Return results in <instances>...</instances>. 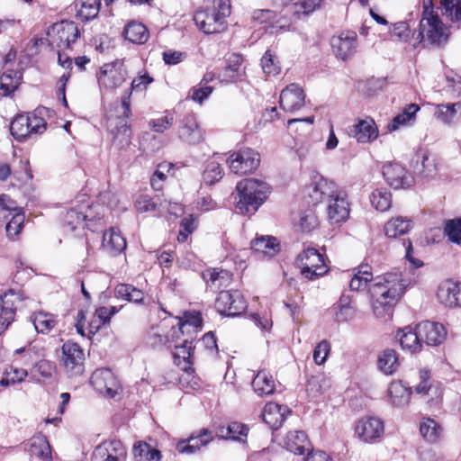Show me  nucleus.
<instances>
[{
    "instance_id": "obj_63",
    "label": "nucleus",
    "mask_w": 461,
    "mask_h": 461,
    "mask_svg": "<svg viewBox=\"0 0 461 461\" xmlns=\"http://www.w3.org/2000/svg\"><path fill=\"white\" fill-rule=\"evenodd\" d=\"M27 376L25 369L14 368L12 372L8 373L5 378L0 382L3 385H9L11 384L21 383Z\"/></svg>"
},
{
    "instance_id": "obj_43",
    "label": "nucleus",
    "mask_w": 461,
    "mask_h": 461,
    "mask_svg": "<svg viewBox=\"0 0 461 461\" xmlns=\"http://www.w3.org/2000/svg\"><path fill=\"white\" fill-rule=\"evenodd\" d=\"M31 320L37 332L42 334L50 333L57 325L56 317L46 312H39L32 314Z\"/></svg>"
},
{
    "instance_id": "obj_52",
    "label": "nucleus",
    "mask_w": 461,
    "mask_h": 461,
    "mask_svg": "<svg viewBox=\"0 0 461 461\" xmlns=\"http://www.w3.org/2000/svg\"><path fill=\"white\" fill-rule=\"evenodd\" d=\"M223 176V169L221 165L215 161L207 164L203 174V179L206 185H213Z\"/></svg>"
},
{
    "instance_id": "obj_23",
    "label": "nucleus",
    "mask_w": 461,
    "mask_h": 461,
    "mask_svg": "<svg viewBox=\"0 0 461 461\" xmlns=\"http://www.w3.org/2000/svg\"><path fill=\"white\" fill-rule=\"evenodd\" d=\"M212 439V432L208 429H202L193 432L187 439L177 442L176 449L181 454L191 455L208 445Z\"/></svg>"
},
{
    "instance_id": "obj_24",
    "label": "nucleus",
    "mask_w": 461,
    "mask_h": 461,
    "mask_svg": "<svg viewBox=\"0 0 461 461\" xmlns=\"http://www.w3.org/2000/svg\"><path fill=\"white\" fill-rule=\"evenodd\" d=\"M417 327L422 344L437 346L446 339L447 331L441 323L426 321L419 323Z\"/></svg>"
},
{
    "instance_id": "obj_45",
    "label": "nucleus",
    "mask_w": 461,
    "mask_h": 461,
    "mask_svg": "<svg viewBox=\"0 0 461 461\" xmlns=\"http://www.w3.org/2000/svg\"><path fill=\"white\" fill-rule=\"evenodd\" d=\"M369 265H362L355 269V273L350 280L349 287L352 291H360L366 287L367 284L372 281L373 274Z\"/></svg>"
},
{
    "instance_id": "obj_32",
    "label": "nucleus",
    "mask_w": 461,
    "mask_h": 461,
    "mask_svg": "<svg viewBox=\"0 0 461 461\" xmlns=\"http://www.w3.org/2000/svg\"><path fill=\"white\" fill-rule=\"evenodd\" d=\"M396 338L399 339L402 348L411 353L419 352L422 348L417 326L415 329L410 326L404 327L397 332Z\"/></svg>"
},
{
    "instance_id": "obj_42",
    "label": "nucleus",
    "mask_w": 461,
    "mask_h": 461,
    "mask_svg": "<svg viewBox=\"0 0 461 461\" xmlns=\"http://www.w3.org/2000/svg\"><path fill=\"white\" fill-rule=\"evenodd\" d=\"M377 366L384 375L395 373L400 366L396 351L391 348L383 350L378 356Z\"/></svg>"
},
{
    "instance_id": "obj_18",
    "label": "nucleus",
    "mask_w": 461,
    "mask_h": 461,
    "mask_svg": "<svg viewBox=\"0 0 461 461\" xmlns=\"http://www.w3.org/2000/svg\"><path fill=\"white\" fill-rule=\"evenodd\" d=\"M347 134L357 140L358 143L366 144L375 141L379 131L375 120L369 116L365 119H357L346 130Z\"/></svg>"
},
{
    "instance_id": "obj_12",
    "label": "nucleus",
    "mask_w": 461,
    "mask_h": 461,
    "mask_svg": "<svg viewBox=\"0 0 461 461\" xmlns=\"http://www.w3.org/2000/svg\"><path fill=\"white\" fill-rule=\"evenodd\" d=\"M447 28L439 19L438 15L422 16L418 38L420 41H428L431 44L440 45L447 41Z\"/></svg>"
},
{
    "instance_id": "obj_41",
    "label": "nucleus",
    "mask_w": 461,
    "mask_h": 461,
    "mask_svg": "<svg viewBox=\"0 0 461 461\" xmlns=\"http://www.w3.org/2000/svg\"><path fill=\"white\" fill-rule=\"evenodd\" d=\"M123 35L126 40L135 44H143L149 37L146 26L136 21H131L127 23L123 31Z\"/></svg>"
},
{
    "instance_id": "obj_59",
    "label": "nucleus",
    "mask_w": 461,
    "mask_h": 461,
    "mask_svg": "<svg viewBox=\"0 0 461 461\" xmlns=\"http://www.w3.org/2000/svg\"><path fill=\"white\" fill-rule=\"evenodd\" d=\"M420 384L416 386L415 392L417 394L426 396L432 391V386L429 384L430 371L428 369H421L419 373Z\"/></svg>"
},
{
    "instance_id": "obj_55",
    "label": "nucleus",
    "mask_w": 461,
    "mask_h": 461,
    "mask_svg": "<svg viewBox=\"0 0 461 461\" xmlns=\"http://www.w3.org/2000/svg\"><path fill=\"white\" fill-rule=\"evenodd\" d=\"M444 232L450 241L459 244L461 242V218L447 220L445 222Z\"/></svg>"
},
{
    "instance_id": "obj_38",
    "label": "nucleus",
    "mask_w": 461,
    "mask_h": 461,
    "mask_svg": "<svg viewBox=\"0 0 461 461\" xmlns=\"http://www.w3.org/2000/svg\"><path fill=\"white\" fill-rule=\"evenodd\" d=\"M412 228L411 220L398 216L389 220L384 228V233L388 238L396 239L406 234Z\"/></svg>"
},
{
    "instance_id": "obj_50",
    "label": "nucleus",
    "mask_w": 461,
    "mask_h": 461,
    "mask_svg": "<svg viewBox=\"0 0 461 461\" xmlns=\"http://www.w3.org/2000/svg\"><path fill=\"white\" fill-rule=\"evenodd\" d=\"M372 205L380 212H385L392 206V194L384 188L375 189L371 194Z\"/></svg>"
},
{
    "instance_id": "obj_19",
    "label": "nucleus",
    "mask_w": 461,
    "mask_h": 461,
    "mask_svg": "<svg viewBox=\"0 0 461 461\" xmlns=\"http://www.w3.org/2000/svg\"><path fill=\"white\" fill-rule=\"evenodd\" d=\"M127 451L120 440H105L93 451L92 461H126Z\"/></svg>"
},
{
    "instance_id": "obj_39",
    "label": "nucleus",
    "mask_w": 461,
    "mask_h": 461,
    "mask_svg": "<svg viewBox=\"0 0 461 461\" xmlns=\"http://www.w3.org/2000/svg\"><path fill=\"white\" fill-rule=\"evenodd\" d=\"M29 452L32 456H36L44 461L51 459L50 445L43 434H38L31 438Z\"/></svg>"
},
{
    "instance_id": "obj_16",
    "label": "nucleus",
    "mask_w": 461,
    "mask_h": 461,
    "mask_svg": "<svg viewBox=\"0 0 461 461\" xmlns=\"http://www.w3.org/2000/svg\"><path fill=\"white\" fill-rule=\"evenodd\" d=\"M383 176L393 189H407L414 185L413 176L400 163L388 162L383 167Z\"/></svg>"
},
{
    "instance_id": "obj_3",
    "label": "nucleus",
    "mask_w": 461,
    "mask_h": 461,
    "mask_svg": "<svg viewBox=\"0 0 461 461\" xmlns=\"http://www.w3.org/2000/svg\"><path fill=\"white\" fill-rule=\"evenodd\" d=\"M239 201L237 209L242 214H252L265 203L271 192L270 185L257 178H246L236 186Z\"/></svg>"
},
{
    "instance_id": "obj_47",
    "label": "nucleus",
    "mask_w": 461,
    "mask_h": 461,
    "mask_svg": "<svg viewBox=\"0 0 461 461\" xmlns=\"http://www.w3.org/2000/svg\"><path fill=\"white\" fill-rule=\"evenodd\" d=\"M436 5L452 23H461V0H437Z\"/></svg>"
},
{
    "instance_id": "obj_15",
    "label": "nucleus",
    "mask_w": 461,
    "mask_h": 461,
    "mask_svg": "<svg viewBox=\"0 0 461 461\" xmlns=\"http://www.w3.org/2000/svg\"><path fill=\"white\" fill-rule=\"evenodd\" d=\"M84 360L85 353L78 344L71 341L63 344L61 361L66 372L70 376L83 374Z\"/></svg>"
},
{
    "instance_id": "obj_36",
    "label": "nucleus",
    "mask_w": 461,
    "mask_h": 461,
    "mask_svg": "<svg viewBox=\"0 0 461 461\" xmlns=\"http://www.w3.org/2000/svg\"><path fill=\"white\" fill-rule=\"evenodd\" d=\"M418 111H420L418 104H411L407 105L401 113L394 116L387 124V131L392 132L402 126L413 124Z\"/></svg>"
},
{
    "instance_id": "obj_37",
    "label": "nucleus",
    "mask_w": 461,
    "mask_h": 461,
    "mask_svg": "<svg viewBox=\"0 0 461 461\" xmlns=\"http://www.w3.org/2000/svg\"><path fill=\"white\" fill-rule=\"evenodd\" d=\"M101 0H76V16L82 22L95 19L100 11Z\"/></svg>"
},
{
    "instance_id": "obj_2",
    "label": "nucleus",
    "mask_w": 461,
    "mask_h": 461,
    "mask_svg": "<svg viewBox=\"0 0 461 461\" xmlns=\"http://www.w3.org/2000/svg\"><path fill=\"white\" fill-rule=\"evenodd\" d=\"M305 197L313 205L327 202V216L330 223L346 221L349 217V203L346 194L337 185L322 176L315 180L305 189Z\"/></svg>"
},
{
    "instance_id": "obj_33",
    "label": "nucleus",
    "mask_w": 461,
    "mask_h": 461,
    "mask_svg": "<svg viewBox=\"0 0 461 461\" xmlns=\"http://www.w3.org/2000/svg\"><path fill=\"white\" fill-rule=\"evenodd\" d=\"M126 248L125 239L120 231L111 228L103 235L102 249L110 256H116Z\"/></svg>"
},
{
    "instance_id": "obj_62",
    "label": "nucleus",
    "mask_w": 461,
    "mask_h": 461,
    "mask_svg": "<svg viewBox=\"0 0 461 461\" xmlns=\"http://www.w3.org/2000/svg\"><path fill=\"white\" fill-rule=\"evenodd\" d=\"M212 86L193 87L189 92L190 98L199 104H202L212 93Z\"/></svg>"
},
{
    "instance_id": "obj_53",
    "label": "nucleus",
    "mask_w": 461,
    "mask_h": 461,
    "mask_svg": "<svg viewBox=\"0 0 461 461\" xmlns=\"http://www.w3.org/2000/svg\"><path fill=\"white\" fill-rule=\"evenodd\" d=\"M319 224L318 218L312 209L303 212L297 222V226L302 231L310 232Z\"/></svg>"
},
{
    "instance_id": "obj_49",
    "label": "nucleus",
    "mask_w": 461,
    "mask_h": 461,
    "mask_svg": "<svg viewBox=\"0 0 461 461\" xmlns=\"http://www.w3.org/2000/svg\"><path fill=\"white\" fill-rule=\"evenodd\" d=\"M114 293L117 298H122L136 303L142 302L144 298V294L141 290L128 284H120L116 285Z\"/></svg>"
},
{
    "instance_id": "obj_21",
    "label": "nucleus",
    "mask_w": 461,
    "mask_h": 461,
    "mask_svg": "<svg viewBox=\"0 0 461 461\" xmlns=\"http://www.w3.org/2000/svg\"><path fill=\"white\" fill-rule=\"evenodd\" d=\"M305 104L303 89L297 84H290L282 90L279 98L280 107L289 113L300 110Z\"/></svg>"
},
{
    "instance_id": "obj_31",
    "label": "nucleus",
    "mask_w": 461,
    "mask_h": 461,
    "mask_svg": "<svg viewBox=\"0 0 461 461\" xmlns=\"http://www.w3.org/2000/svg\"><path fill=\"white\" fill-rule=\"evenodd\" d=\"M414 172L424 178L431 177L436 174V164L434 159L429 158L427 150L420 149L411 161Z\"/></svg>"
},
{
    "instance_id": "obj_28",
    "label": "nucleus",
    "mask_w": 461,
    "mask_h": 461,
    "mask_svg": "<svg viewBox=\"0 0 461 461\" xmlns=\"http://www.w3.org/2000/svg\"><path fill=\"white\" fill-rule=\"evenodd\" d=\"M285 447L295 455H304L310 451L311 443L303 430H291L284 439Z\"/></svg>"
},
{
    "instance_id": "obj_48",
    "label": "nucleus",
    "mask_w": 461,
    "mask_h": 461,
    "mask_svg": "<svg viewBox=\"0 0 461 461\" xmlns=\"http://www.w3.org/2000/svg\"><path fill=\"white\" fill-rule=\"evenodd\" d=\"M251 249L272 257L279 250V243L271 236L256 238L251 241Z\"/></svg>"
},
{
    "instance_id": "obj_20",
    "label": "nucleus",
    "mask_w": 461,
    "mask_h": 461,
    "mask_svg": "<svg viewBox=\"0 0 461 461\" xmlns=\"http://www.w3.org/2000/svg\"><path fill=\"white\" fill-rule=\"evenodd\" d=\"M90 383L101 394L114 397L120 389L119 382L109 368H98L92 374Z\"/></svg>"
},
{
    "instance_id": "obj_60",
    "label": "nucleus",
    "mask_w": 461,
    "mask_h": 461,
    "mask_svg": "<svg viewBox=\"0 0 461 461\" xmlns=\"http://www.w3.org/2000/svg\"><path fill=\"white\" fill-rule=\"evenodd\" d=\"M134 206L139 212H151L157 210V204L147 194L139 195L135 200Z\"/></svg>"
},
{
    "instance_id": "obj_14",
    "label": "nucleus",
    "mask_w": 461,
    "mask_h": 461,
    "mask_svg": "<svg viewBox=\"0 0 461 461\" xmlns=\"http://www.w3.org/2000/svg\"><path fill=\"white\" fill-rule=\"evenodd\" d=\"M330 46L336 58L346 61L357 51V34L354 31H343L330 39Z\"/></svg>"
},
{
    "instance_id": "obj_61",
    "label": "nucleus",
    "mask_w": 461,
    "mask_h": 461,
    "mask_svg": "<svg viewBox=\"0 0 461 461\" xmlns=\"http://www.w3.org/2000/svg\"><path fill=\"white\" fill-rule=\"evenodd\" d=\"M391 36L397 41H406L410 36L409 24L405 22L394 23L391 30Z\"/></svg>"
},
{
    "instance_id": "obj_27",
    "label": "nucleus",
    "mask_w": 461,
    "mask_h": 461,
    "mask_svg": "<svg viewBox=\"0 0 461 461\" xmlns=\"http://www.w3.org/2000/svg\"><path fill=\"white\" fill-rule=\"evenodd\" d=\"M289 413L290 410L287 406L268 402L264 407L262 418L272 429H277L282 426Z\"/></svg>"
},
{
    "instance_id": "obj_25",
    "label": "nucleus",
    "mask_w": 461,
    "mask_h": 461,
    "mask_svg": "<svg viewBox=\"0 0 461 461\" xmlns=\"http://www.w3.org/2000/svg\"><path fill=\"white\" fill-rule=\"evenodd\" d=\"M438 301L447 307L461 306V283L451 279L442 282L437 292Z\"/></svg>"
},
{
    "instance_id": "obj_1",
    "label": "nucleus",
    "mask_w": 461,
    "mask_h": 461,
    "mask_svg": "<svg viewBox=\"0 0 461 461\" xmlns=\"http://www.w3.org/2000/svg\"><path fill=\"white\" fill-rule=\"evenodd\" d=\"M410 285L411 280L400 272H388L376 277L369 289L375 317H390Z\"/></svg>"
},
{
    "instance_id": "obj_57",
    "label": "nucleus",
    "mask_w": 461,
    "mask_h": 461,
    "mask_svg": "<svg viewBox=\"0 0 461 461\" xmlns=\"http://www.w3.org/2000/svg\"><path fill=\"white\" fill-rule=\"evenodd\" d=\"M322 0H301L293 6V12L300 18L301 14L308 15L321 6Z\"/></svg>"
},
{
    "instance_id": "obj_34",
    "label": "nucleus",
    "mask_w": 461,
    "mask_h": 461,
    "mask_svg": "<svg viewBox=\"0 0 461 461\" xmlns=\"http://www.w3.org/2000/svg\"><path fill=\"white\" fill-rule=\"evenodd\" d=\"M249 432V428L240 422H230L226 425H221L216 429V435L223 439H231L240 442H245Z\"/></svg>"
},
{
    "instance_id": "obj_4",
    "label": "nucleus",
    "mask_w": 461,
    "mask_h": 461,
    "mask_svg": "<svg viewBox=\"0 0 461 461\" xmlns=\"http://www.w3.org/2000/svg\"><path fill=\"white\" fill-rule=\"evenodd\" d=\"M212 7L197 11L194 21L206 34L217 33L224 30L225 19L230 14V0H213Z\"/></svg>"
},
{
    "instance_id": "obj_5",
    "label": "nucleus",
    "mask_w": 461,
    "mask_h": 461,
    "mask_svg": "<svg viewBox=\"0 0 461 461\" xmlns=\"http://www.w3.org/2000/svg\"><path fill=\"white\" fill-rule=\"evenodd\" d=\"M131 91H126L122 96L121 102L114 103L113 110L107 116V129L113 135V140L122 143L130 136L128 118L131 112Z\"/></svg>"
},
{
    "instance_id": "obj_54",
    "label": "nucleus",
    "mask_w": 461,
    "mask_h": 461,
    "mask_svg": "<svg viewBox=\"0 0 461 461\" xmlns=\"http://www.w3.org/2000/svg\"><path fill=\"white\" fill-rule=\"evenodd\" d=\"M197 227V219L193 214H190L181 220L180 230L177 235L179 242H185L187 237L194 232Z\"/></svg>"
},
{
    "instance_id": "obj_10",
    "label": "nucleus",
    "mask_w": 461,
    "mask_h": 461,
    "mask_svg": "<svg viewBox=\"0 0 461 461\" xmlns=\"http://www.w3.org/2000/svg\"><path fill=\"white\" fill-rule=\"evenodd\" d=\"M230 169L238 175L249 174L255 171L260 163V155L249 147H242L230 154L227 158Z\"/></svg>"
},
{
    "instance_id": "obj_58",
    "label": "nucleus",
    "mask_w": 461,
    "mask_h": 461,
    "mask_svg": "<svg viewBox=\"0 0 461 461\" xmlns=\"http://www.w3.org/2000/svg\"><path fill=\"white\" fill-rule=\"evenodd\" d=\"M330 352V343L326 339L320 341L313 350L312 357L315 364L318 366L323 365L326 362Z\"/></svg>"
},
{
    "instance_id": "obj_13",
    "label": "nucleus",
    "mask_w": 461,
    "mask_h": 461,
    "mask_svg": "<svg viewBox=\"0 0 461 461\" xmlns=\"http://www.w3.org/2000/svg\"><path fill=\"white\" fill-rule=\"evenodd\" d=\"M215 307L221 315L235 317L244 312L248 305L240 291L231 290L220 292Z\"/></svg>"
},
{
    "instance_id": "obj_17",
    "label": "nucleus",
    "mask_w": 461,
    "mask_h": 461,
    "mask_svg": "<svg viewBox=\"0 0 461 461\" xmlns=\"http://www.w3.org/2000/svg\"><path fill=\"white\" fill-rule=\"evenodd\" d=\"M384 433V421L373 416H366L357 420L355 435L365 443H374Z\"/></svg>"
},
{
    "instance_id": "obj_29",
    "label": "nucleus",
    "mask_w": 461,
    "mask_h": 461,
    "mask_svg": "<svg viewBox=\"0 0 461 461\" xmlns=\"http://www.w3.org/2000/svg\"><path fill=\"white\" fill-rule=\"evenodd\" d=\"M434 115L444 124H456L461 120V102L437 104Z\"/></svg>"
},
{
    "instance_id": "obj_44",
    "label": "nucleus",
    "mask_w": 461,
    "mask_h": 461,
    "mask_svg": "<svg viewBox=\"0 0 461 461\" xmlns=\"http://www.w3.org/2000/svg\"><path fill=\"white\" fill-rule=\"evenodd\" d=\"M388 393L392 402L396 406H404L408 404L411 400V391L402 382L391 383Z\"/></svg>"
},
{
    "instance_id": "obj_56",
    "label": "nucleus",
    "mask_w": 461,
    "mask_h": 461,
    "mask_svg": "<svg viewBox=\"0 0 461 461\" xmlns=\"http://www.w3.org/2000/svg\"><path fill=\"white\" fill-rule=\"evenodd\" d=\"M23 212H18L14 214L13 218L7 222L5 230L8 237L14 239L22 230L24 223Z\"/></svg>"
},
{
    "instance_id": "obj_8",
    "label": "nucleus",
    "mask_w": 461,
    "mask_h": 461,
    "mask_svg": "<svg viewBox=\"0 0 461 461\" xmlns=\"http://www.w3.org/2000/svg\"><path fill=\"white\" fill-rule=\"evenodd\" d=\"M50 43L60 50H73L80 36L77 25L71 21L54 23L48 31Z\"/></svg>"
},
{
    "instance_id": "obj_11",
    "label": "nucleus",
    "mask_w": 461,
    "mask_h": 461,
    "mask_svg": "<svg viewBox=\"0 0 461 461\" xmlns=\"http://www.w3.org/2000/svg\"><path fill=\"white\" fill-rule=\"evenodd\" d=\"M127 74L123 59L105 63L97 73L98 85L101 89H115L120 87L126 80Z\"/></svg>"
},
{
    "instance_id": "obj_51",
    "label": "nucleus",
    "mask_w": 461,
    "mask_h": 461,
    "mask_svg": "<svg viewBox=\"0 0 461 461\" xmlns=\"http://www.w3.org/2000/svg\"><path fill=\"white\" fill-rule=\"evenodd\" d=\"M263 72L267 76H276L280 72V66L276 56L271 51L267 50L260 60Z\"/></svg>"
},
{
    "instance_id": "obj_30",
    "label": "nucleus",
    "mask_w": 461,
    "mask_h": 461,
    "mask_svg": "<svg viewBox=\"0 0 461 461\" xmlns=\"http://www.w3.org/2000/svg\"><path fill=\"white\" fill-rule=\"evenodd\" d=\"M194 348L193 340L188 339H185L183 343L175 346L172 352L174 362L184 371L192 370Z\"/></svg>"
},
{
    "instance_id": "obj_46",
    "label": "nucleus",
    "mask_w": 461,
    "mask_h": 461,
    "mask_svg": "<svg viewBox=\"0 0 461 461\" xmlns=\"http://www.w3.org/2000/svg\"><path fill=\"white\" fill-rule=\"evenodd\" d=\"M442 427L433 419L424 418L420 425V432L425 440L437 442L442 435Z\"/></svg>"
},
{
    "instance_id": "obj_40",
    "label": "nucleus",
    "mask_w": 461,
    "mask_h": 461,
    "mask_svg": "<svg viewBox=\"0 0 461 461\" xmlns=\"http://www.w3.org/2000/svg\"><path fill=\"white\" fill-rule=\"evenodd\" d=\"M252 387L259 396L270 395L275 392V380L268 372L261 370L254 377Z\"/></svg>"
},
{
    "instance_id": "obj_26",
    "label": "nucleus",
    "mask_w": 461,
    "mask_h": 461,
    "mask_svg": "<svg viewBox=\"0 0 461 461\" xmlns=\"http://www.w3.org/2000/svg\"><path fill=\"white\" fill-rule=\"evenodd\" d=\"M243 61L242 55L238 53L230 54L226 60V66L218 75V79L224 83L241 81L245 76V70L242 67Z\"/></svg>"
},
{
    "instance_id": "obj_22",
    "label": "nucleus",
    "mask_w": 461,
    "mask_h": 461,
    "mask_svg": "<svg viewBox=\"0 0 461 461\" xmlns=\"http://www.w3.org/2000/svg\"><path fill=\"white\" fill-rule=\"evenodd\" d=\"M0 334L4 333L14 321L15 311L21 303V296L14 290H9L0 296Z\"/></svg>"
},
{
    "instance_id": "obj_6",
    "label": "nucleus",
    "mask_w": 461,
    "mask_h": 461,
    "mask_svg": "<svg viewBox=\"0 0 461 461\" xmlns=\"http://www.w3.org/2000/svg\"><path fill=\"white\" fill-rule=\"evenodd\" d=\"M47 130L46 121L35 113L17 114L11 122L10 131L17 141L35 140Z\"/></svg>"
},
{
    "instance_id": "obj_9",
    "label": "nucleus",
    "mask_w": 461,
    "mask_h": 461,
    "mask_svg": "<svg viewBox=\"0 0 461 461\" xmlns=\"http://www.w3.org/2000/svg\"><path fill=\"white\" fill-rule=\"evenodd\" d=\"M296 261L302 276L309 280H314L328 272L324 257L314 248L303 249Z\"/></svg>"
},
{
    "instance_id": "obj_7",
    "label": "nucleus",
    "mask_w": 461,
    "mask_h": 461,
    "mask_svg": "<svg viewBox=\"0 0 461 461\" xmlns=\"http://www.w3.org/2000/svg\"><path fill=\"white\" fill-rule=\"evenodd\" d=\"M103 210L100 204L81 206L80 210L70 209L64 215V227L70 231L85 227L95 230V226L102 220L101 211Z\"/></svg>"
},
{
    "instance_id": "obj_64",
    "label": "nucleus",
    "mask_w": 461,
    "mask_h": 461,
    "mask_svg": "<svg viewBox=\"0 0 461 461\" xmlns=\"http://www.w3.org/2000/svg\"><path fill=\"white\" fill-rule=\"evenodd\" d=\"M173 123V116L167 114L163 117L149 122V126L157 132H163L168 129Z\"/></svg>"
},
{
    "instance_id": "obj_35",
    "label": "nucleus",
    "mask_w": 461,
    "mask_h": 461,
    "mask_svg": "<svg viewBox=\"0 0 461 461\" xmlns=\"http://www.w3.org/2000/svg\"><path fill=\"white\" fill-rule=\"evenodd\" d=\"M231 276L230 271L218 268L206 269L203 273V277L208 287L214 291L228 286L231 280Z\"/></svg>"
}]
</instances>
